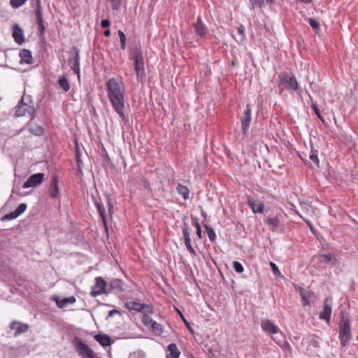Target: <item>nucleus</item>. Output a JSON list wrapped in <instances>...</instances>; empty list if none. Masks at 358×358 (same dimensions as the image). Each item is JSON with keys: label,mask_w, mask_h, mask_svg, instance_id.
I'll use <instances>...</instances> for the list:
<instances>
[{"label": "nucleus", "mask_w": 358, "mask_h": 358, "mask_svg": "<svg viewBox=\"0 0 358 358\" xmlns=\"http://www.w3.org/2000/svg\"><path fill=\"white\" fill-rule=\"evenodd\" d=\"M108 94L114 109L117 113H123L124 106V87L121 80L118 78H111L107 84Z\"/></svg>", "instance_id": "obj_1"}, {"label": "nucleus", "mask_w": 358, "mask_h": 358, "mask_svg": "<svg viewBox=\"0 0 358 358\" xmlns=\"http://www.w3.org/2000/svg\"><path fill=\"white\" fill-rule=\"evenodd\" d=\"M339 339L342 347L348 345L351 337L350 321L349 315L344 312L341 313V320L339 322Z\"/></svg>", "instance_id": "obj_2"}, {"label": "nucleus", "mask_w": 358, "mask_h": 358, "mask_svg": "<svg viewBox=\"0 0 358 358\" xmlns=\"http://www.w3.org/2000/svg\"><path fill=\"white\" fill-rule=\"evenodd\" d=\"M278 78L280 84L282 85L286 90L296 92L299 90V83L295 76H289L288 73L284 72L281 73Z\"/></svg>", "instance_id": "obj_3"}, {"label": "nucleus", "mask_w": 358, "mask_h": 358, "mask_svg": "<svg viewBox=\"0 0 358 358\" xmlns=\"http://www.w3.org/2000/svg\"><path fill=\"white\" fill-rule=\"evenodd\" d=\"M73 343L76 351L83 358H92L94 357L92 350L80 339L75 338Z\"/></svg>", "instance_id": "obj_4"}, {"label": "nucleus", "mask_w": 358, "mask_h": 358, "mask_svg": "<svg viewBox=\"0 0 358 358\" xmlns=\"http://www.w3.org/2000/svg\"><path fill=\"white\" fill-rule=\"evenodd\" d=\"M252 106L250 103H247L246 108L243 112V116L241 117V130L243 133L245 135L247 134L251 120H252Z\"/></svg>", "instance_id": "obj_5"}, {"label": "nucleus", "mask_w": 358, "mask_h": 358, "mask_svg": "<svg viewBox=\"0 0 358 358\" xmlns=\"http://www.w3.org/2000/svg\"><path fill=\"white\" fill-rule=\"evenodd\" d=\"M107 293H109L108 283L101 277L96 278V284L92 287V295L96 296L101 294Z\"/></svg>", "instance_id": "obj_6"}, {"label": "nucleus", "mask_w": 358, "mask_h": 358, "mask_svg": "<svg viewBox=\"0 0 358 358\" xmlns=\"http://www.w3.org/2000/svg\"><path fill=\"white\" fill-rule=\"evenodd\" d=\"M192 27H194L195 34L200 39L205 38L208 34V29L203 22L200 15L197 16L196 21L192 24Z\"/></svg>", "instance_id": "obj_7"}, {"label": "nucleus", "mask_w": 358, "mask_h": 358, "mask_svg": "<svg viewBox=\"0 0 358 358\" xmlns=\"http://www.w3.org/2000/svg\"><path fill=\"white\" fill-rule=\"evenodd\" d=\"M35 113L36 110L34 106L24 103L22 99L17 106V109L15 110V116L20 117L29 114L31 116L32 120L35 117Z\"/></svg>", "instance_id": "obj_8"}, {"label": "nucleus", "mask_w": 358, "mask_h": 358, "mask_svg": "<svg viewBox=\"0 0 358 358\" xmlns=\"http://www.w3.org/2000/svg\"><path fill=\"white\" fill-rule=\"evenodd\" d=\"M136 76L140 81L145 77L144 62L142 52L136 48Z\"/></svg>", "instance_id": "obj_9"}, {"label": "nucleus", "mask_w": 358, "mask_h": 358, "mask_svg": "<svg viewBox=\"0 0 358 358\" xmlns=\"http://www.w3.org/2000/svg\"><path fill=\"white\" fill-rule=\"evenodd\" d=\"M45 175L42 173H38L31 175L27 180L24 182L22 187L24 189L29 187H36L41 184L44 180Z\"/></svg>", "instance_id": "obj_10"}, {"label": "nucleus", "mask_w": 358, "mask_h": 358, "mask_svg": "<svg viewBox=\"0 0 358 358\" xmlns=\"http://www.w3.org/2000/svg\"><path fill=\"white\" fill-rule=\"evenodd\" d=\"M10 328L15 330L14 336L17 337L19 335L27 332L29 330V325L19 321H13L10 324Z\"/></svg>", "instance_id": "obj_11"}, {"label": "nucleus", "mask_w": 358, "mask_h": 358, "mask_svg": "<svg viewBox=\"0 0 358 358\" xmlns=\"http://www.w3.org/2000/svg\"><path fill=\"white\" fill-rule=\"evenodd\" d=\"M136 313H139V317L145 313H153L154 308L152 304L144 303L136 299Z\"/></svg>", "instance_id": "obj_12"}, {"label": "nucleus", "mask_w": 358, "mask_h": 358, "mask_svg": "<svg viewBox=\"0 0 358 358\" xmlns=\"http://www.w3.org/2000/svg\"><path fill=\"white\" fill-rule=\"evenodd\" d=\"M247 203L252 208L254 213H262L264 209V203L261 201H256L253 197L248 196L247 198Z\"/></svg>", "instance_id": "obj_13"}, {"label": "nucleus", "mask_w": 358, "mask_h": 358, "mask_svg": "<svg viewBox=\"0 0 358 358\" xmlns=\"http://www.w3.org/2000/svg\"><path fill=\"white\" fill-rule=\"evenodd\" d=\"M52 300L55 301L59 308H64L69 304H73L76 302V298L74 296L66 297L60 299L59 296H52Z\"/></svg>", "instance_id": "obj_14"}, {"label": "nucleus", "mask_w": 358, "mask_h": 358, "mask_svg": "<svg viewBox=\"0 0 358 358\" xmlns=\"http://www.w3.org/2000/svg\"><path fill=\"white\" fill-rule=\"evenodd\" d=\"M261 327L262 329L269 334H277L280 329L270 320H262Z\"/></svg>", "instance_id": "obj_15"}, {"label": "nucleus", "mask_w": 358, "mask_h": 358, "mask_svg": "<svg viewBox=\"0 0 358 358\" xmlns=\"http://www.w3.org/2000/svg\"><path fill=\"white\" fill-rule=\"evenodd\" d=\"M69 64L71 69L79 76L80 73V62H79V54L78 51L76 50L73 57L69 59Z\"/></svg>", "instance_id": "obj_16"}, {"label": "nucleus", "mask_w": 358, "mask_h": 358, "mask_svg": "<svg viewBox=\"0 0 358 358\" xmlns=\"http://www.w3.org/2000/svg\"><path fill=\"white\" fill-rule=\"evenodd\" d=\"M13 36L18 44H22L24 41L23 30L17 24L13 26Z\"/></svg>", "instance_id": "obj_17"}, {"label": "nucleus", "mask_w": 358, "mask_h": 358, "mask_svg": "<svg viewBox=\"0 0 358 358\" xmlns=\"http://www.w3.org/2000/svg\"><path fill=\"white\" fill-rule=\"evenodd\" d=\"M331 306L327 303V299L325 301L324 304V308L322 311L320 313V319L324 320L326 322H329L331 320Z\"/></svg>", "instance_id": "obj_18"}, {"label": "nucleus", "mask_w": 358, "mask_h": 358, "mask_svg": "<svg viewBox=\"0 0 358 358\" xmlns=\"http://www.w3.org/2000/svg\"><path fill=\"white\" fill-rule=\"evenodd\" d=\"M50 195L52 198H57L59 195L58 180L55 175L52 176L50 185Z\"/></svg>", "instance_id": "obj_19"}, {"label": "nucleus", "mask_w": 358, "mask_h": 358, "mask_svg": "<svg viewBox=\"0 0 358 358\" xmlns=\"http://www.w3.org/2000/svg\"><path fill=\"white\" fill-rule=\"evenodd\" d=\"M36 16L37 24L39 27V34L41 36L44 34L45 27H44L43 22L42 11H41V6L39 4L37 5V8L36 10Z\"/></svg>", "instance_id": "obj_20"}, {"label": "nucleus", "mask_w": 358, "mask_h": 358, "mask_svg": "<svg viewBox=\"0 0 358 358\" xmlns=\"http://www.w3.org/2000/svg\"><path fill=\"white\" fill-rule=\"evenodd\" d=\"M166 358H179L180 352L178 349L176 343H171L167 346Z\"/></svg>", "instance_id": "obj_21"}, {"label": "nucleus", "mask_w": 358, "mask_h": 358, "mask_svg": "<svg viewBox=\"0 0 358 358\" xmlns=\"http://www.w3.org/2000/svg\"><path fill=\"white\" fill-rule=\"evenodd\" d=\"M20 57L21 64H31L33 62L31 52L29 50H22L20 52Z\"/></svg>", "instance_id": "obj_22"}, {"label": "nucleus", "mask_w": 358, "mask_h": 358, "mask_svg": "<svg viewBox=\"0 0 358 358\" xmlns=\"http://www.w3.org/2000/svg\"><path fill=\"white\" fill-rule=\"evenodd\" d=\"M109 287V292L113 290L120 291L122 290V282L120 279H113L108 284Z\"/></svg>", "instance_id": "obj_23"}, {"label": "nucleus", "mask_w": 358, "mask_h": 358, "mask_svg": "<svg viewBox=\"0 0 358 358\" xmlns=\"http://www.w3.org/2000/svg\"><path fill=\"white\" fill-rule=\"evenodd\" d=\"M95 339L103 347L109 346L110 345V338L106 334H97L95 336Z\"/></svg>", "instance_id": "obj_24"}, {"label": "nucleus", "mask_w": 358, "mask_h": 358, "mask_svg": "<svg viewBox=\"0 0 358 358\" xmlns=\"http://www.w3.org/2000/svg\"><path fill=\"white\" fill-rule=\"evenodd\" d=\"M148 328L157 335H160L161 334L163 333V329L162 325L154 320L150 324V327H148Z\"/></svg>", "instance_id": "obj_25"}, {"label": "nucleus", "mask_w": 358, "mask_h": 358, "mask_svg": "<svg viewBox=\"0 0 358 358\" xmlns=\"http://www.w3.org/2000/svg\"><path fill=\"white\" fill-rule=\"evenodd\" d=\"M29 130L34 135L40 136L43 133V129L41 126L34 125L32 122H29Z\"/></svg>", "instance_id": "obj_26"}, {"label": "nucleus", "mask_w": 358, "mask_h": 358, "mask_svg": "<svg viewBox=\"0 0 358 358\" xmlns=\"http://www.w3.org/2000/svg\"><path fill=\"white\" fill-rule=\"evenodd\" d=\"M192 224L196 228V235L199 238H202V230L201 225L199 222V219L196 217L191 216Z\"/></svg>", "instance_id": "obj_27"}, {"label": "nucleus", "mask_w": 358, "mask_h": 358, "mask_svg": "<svg viewBox=\"0 0 358 358\" xmlns=\"http://www.w3.org/2000/svg\"><path fill=\"white\" fill-rule=\"evenodd\" d=\"M178 192L182 196L184 200H187L189 196V189L182 185L178 184L177 187Z\"/></svg>", "instance_id": "obj_28"}, {"label": "nucleus", "mask_w": 358, "mask_h": 358, "mask_svg": "<svg viewBox=\"0 0 358 358\" xmlns=\"http://www.w3.org/2000/svg\"><path fill=\"white\" fill-rule=\"evenodd\" d=\"M204 228L206 230V232L208 234V238L211 242H214L216 238V234L215 232L212 227H210L208 224H205L203 225Z\"/></svg>", "instance_id": "obj_29"}, {"label": "nucleus", "mask_w": 358, "mask_h": 358, "mask_svg": "<svg viewBox=\"0 0 358 358\" xmlns=\"http://www.w3.org/2000/svg\"><path fill=\"white\" fill-rule=\"evenodd\" d=\"M265 222L272 227H278L280 224V219L278 215H275L273 217H268L265 220Z\"/></svg>", "instance_id": "obj_30"}, {"label": "nucleus", "mask_w": 358, "mask_h": 358, "mask_svg": "<svg viewBox=\"0 0 358 358\" xmlns=\"http://www.w3.org/2000/svg\"><path fill=\"white\" fill-rule=\"evenodd\" d=\"M300 295L301 296L302 301H303V305L304 306H309L310 305V293H308V294L304 292L303 289H301L300 291Z\"/></svg>", "instance_id": "obj_31"}, {"label": "nucleus", "mask_w": 358, "mask_h": 358, "mask_svg": "<svg viewBox=\"0 0 358 358\" xmlns=\"http://www.w3.org/2000/svg\"><path fill=\"white\" fill-rule=\"evenodd\" d=\"M96 209L98 210V213H99L100 217L102 219V221H103L104 225L106 226V218L104 208L99 202H96Z\"/></svg>", "instance_id": "obj_32"}, {"label": "nucleus", "mask_w": 358, "mask_h": 358, "mask_svg": "<svg viewBox=\"0 0 358 358\" xmlns=\"http://www.w3.org/2000/svg\"><path fill=\"white\" fill-rule=\"evenodd\" d=\"M184 243H185V246L187 247V250L189 251V252L192 255L196 256V251L191 245L190 236L184 237Z\"/></svg>", "instance_id": "obj_33"}, {"label": "nucleus", "mask_w": 358, "mask_h": 358, "mask_svg": "<svg viewBox=\"0 0 358 358\" xmlns=\"http://www.w3.org/2000/svg\"><path fill=\"white\" fill-rule=\"evenodd\" d=\"M307 20L310 27L315 30V31L317 34H318L320 31L319 22L314 18H308Z\"/></svg>", "instance_id": "obj_34"}, {"label": "nucleus", "mask_w": 358, "mask_h": 358, "mask_svg": "<svg viewBox=\"0 0 358 358\" xmlns=\"http://www.w3.org/2000/svg\"><path fill=\"white\" fill-rule=\"evenodd\" d=\"M152 313H145V315H142L141 317V321L143 323V324L148 328L150 327V324L152 322V320L150 317V315Z\"/></svg>", "instance_id": "obj_35"}, {"label": "nucleus", "mask_w": 358, "mask_h": 358, "mask_svg": "<svg viewBox=\"0 0 358 358\" xmlns=\"http://www.w3.org/2000/svg\"><path fill=\"white\" fill-rule=\"evenodd\" d=\"M59 84L61 88L65 92H67L70 88L68 80L64 76L59 78Z\"/></svg>", "instance_id": "obj_36"}, {"label": "nucleus", "mask_w": 358, "mask_h": 358, "mask_svg": "<svg viewBox=\"0 0 358 358\" xmlns=\"http://www.w3.org/2000/svg\"><path fill=\"white\" fill-rule=\"evenodd\" d=\"M319 260L321 263L328 264L332 260L331 254H323L320 255Z\"/></svg>", "instance_id": "obj_37"}, {"label": "nucleus", "mask_w": 358, "mask_h": 358, "mask_svg": "<svg viewBox=\"0 0 358 358\" xmlns=\"http://www.w3.org/2000/svg\"><path fill=\"white\" fill-rule=\"evenodd\" d=\"M19 217L15 211H13L10 213H7L1 217V221L12 220Z\"/></svg>", "instance_id": "obj_38"}, {"label": "nucleus", "mask_w": 358, "mask_h": 358, "mask_svg": "<svg viewBox=\"0 0 358 358\" xmlns=\"http://www.w3.org/2000/svg\"><path fill=\"white\" fill-rule=\"evenodd\" d=\"M27 0H10V6L14 8L22 6Z\"/></svg>", "instance_id": "obj_39"}, {"label": "nucleus", "mask_w": 358, "mask_h": 358, "mask_svg": "<svg viewBox=\"0 0 358 358\" xmlns=\"http://www.w3.org/2000/svg\"><path fill=\"white\" fill-rule=\"evenodd\" d=\"M310 159L316 164L317 167H319L320 160L317 157V151L315 150L313 152L311 151V153L310 155Z\"/></svg>", "instance_id": "obj_40"}, {"label": "nucleus", "mask_w": 358, "mask_h": 358, "mask_svg": "<svg viewBox=\"0 0 358 358\" xmlns=\"http://www.w3.org/2000/svg\"><path fill=\"white\" fill-rule=\"evenodd\" d=\"M233 268L238 273H242L244 270L243 265L238 261L233 262Z\"/></svg>", "instance_id": "obj_41"}, {"label": "nucleus", "mask_w": 358, "mask_h": 358, "mask_svg": "<svg viewBox=\"0 0 358 358\" xmlns=\"http://www.w3.org/2000/svg\"><path fill=\"white\" fill-rule=\"evenodd\" d=\"M118 34H119L120 39L121 48L122 49H124L126 47V36L124 35L123 31L121 30L118 31Z\"/></svg>", "instance_id": "obj_42"}, {"label": "nucleus", "mask_w": 358, "mask_h": 358, "mask_svg": "<svg viewBox=\"0 0 358 358\" xmlns=\"http://www.w3.org/2000/svg\"><path fill=\"white\" fill-rule=\"evenodd\" d=\"M27 209V204L26 203H20L17 209L15 210L16 213H17V215L20 216L21 214H22Z\"/></svg>", "instance_id": "obj_43"}, {"label": "nucleus", "mask_w": 358, "mask_h": 358, "mask_svg": "<svg viewBox=\"0 0 358 358\" xmlns=\"http://www.w3.org/2000/svg\"><path fill=\"white\" fill-rule=\"evenodd\" d=\"M189 229V226H188L187 223L185 222H183L182 225V231L183 237L190 236Z\"/></svg>", "instance_id": "obj_44"}, {"label": "nucleus", "mask_w": 358, "mask_h": 358, "mask_svg": "<svg viewBox=\"0 0 358 358\" xmlns=\"http://www.w3.org/2000/svg\"><path fill=\"white\" fill-rule=\"evenodd\" d=\"M141 185L143 187L145 190H146L148 193H150L151 188L150 186V183L148 182L146 179L142 178L141 180Z\"/></svg>", "instance_id": "obj_45"}, {"label": "nucleus", "mask_w": 358, "mask_h": 358, "mask_svg": "<svg viewBox=\"0 0 358 358\" xmlns=\"http://www.w3.org/2000/svg\"><path fill=\"white\" fill-rule=\"evenodd\" d=\"M312 108L313 109L315 115L317 116V117L322 122H324V120L323 118V117L322 116V115L320 114V110L318 109V108L317 107L316 104L315 103H313L312 105Z\"/></svg>", "instance_id": "obj_46"}, {"label": "nucleus", "mask_w": 358, "mask_h": 358, "mask_svg": "<svg viewBox=\"0 0 358 358\" xmlns=\"http://www.w3.org/2000/svg\"><path fill=\"white\" fill-rule=\"evenodd\" d=\"M310 343L314 348L320 347L319 342L317 341V336L315 335H312L310 336Z\"/></svg>", "instance_id": "obj_47"}, {"label": "nucleus", "mask_w": 358, "mask_h": 358, "mask_svg": "<svg viewBox=\"0 0 358 358\" xmlns=\"http://www.w3.org/2000/svg\"><path fill=\"white\" fill-rule=\"evenodd\" d=\"M270 266L271 267L272 271L273 272L274 275H280V271L278 269V267L276 266L275 264H274L273 262H270Z\"/></svg>", "instance_id": "obj_48"}, {"label": "nucleus", "mask_w": 358, "mask_h": 358, "mask_svg": "<svg viewBox=\"0 0 358 358\" xmlns=\"http://www.w3.org/2000/svg\"><path fill=\"white\" fill-rule=\"evenodd\" d=\"M252 2V6L254 7L255 5H258L259 8H262L265 6V1L264 0H250Z\"/></svg>", "instance_id": "obj_49"}, {"label": "nucleus", "mask_w": 358, "mask_h": 358, "mask_svg": "<svg viewBox=\"0 0 358 358\" xmlns=\"http://www.w3.org/2000/svg\"><path fill=\"white\" fill-rule=\"evenodd\" d=\"M110 24V20H107V19H105V20H103L101 22V25L103 28H106V27H108Z\"/></svg>", "instance_id": "obj_50"}, {"label": "nucleus", "mask_w": 358, "mask_h": 358, "mask_svg": "<svg viewBox=\"0 0 358 358\" xmlns=\"http://www.w3.org/2000/svg\"><path fill=\"white\" fill-rule=\"evenodd\" d=\"M178 312H179L180 315V317H181V318H182V321H183L184 324H185V326H186V327H187V328H188V329L192 331V329H190V324H189V323L186 320V319H185V317L182 315V314L180 311H178Z\"/></svg>", "instance_id": "obj_51"}, {"label": "nucleus", "mask_w": 358, "mask_h": 358, "mask_svg": "<svg viewBox=\"0 0 358 358\" xmlns=\"http://www.w3.org/2000/svg\"><path fill=\"white\" fill-rule=\"evenodd\" d=\"M137 357L138 358H145L146 355L145 353L143 352L142 350H139L137 352Z\"/></svg>", "instance_id": "obj_52"}, {"label": "nucleus", "mask_w": 358, "mask_h": 358, "mask_svg": "<svg viewBox=\"0 0 358 358\" xmlns=\"http://www.w3.org/2000/svg\"><path fill=\"white\" fill-rule=\"evenodd\" d=\"M244 31H245V28L243 25H241L240 27H238V33L240 34V35H243L244 34Z\"/></svg>", "instance_id": "obj_53"}, {"label": "nucleus", "mask_w": 358, "mask_h": 358, "mask_svg": "<svg viewBox=\"0 0 358 358\" xmlns=\"http://www.w3.org/2000/svg\"><path fill=\"white\" fill-rule=\"evenodd\" d=\"M108 213L109 215H110L112 214V212H113V206L110 204V203H108Z\"/></svg>", "instance_id": "obj_54"}, {"label": "nucleus", "mask_w": 358, "mask_h": 358, "mask_svg": "<svg viewBox=\"0 0 358 358\" xmlns=\"http://www.w3.org/2000/svg\"><path fill=\"white\" fill-rule=\"evenodd\" d=\"M127 306H128V308H129V309H132V310H134V302H133V303H129L127 304Z\"/></svg>", "instance_id": "obj_55"}, {"label": "nucleus", "mask_w": 358, "mask_h": 358, "mask_svg": "<svg viewBox=\"0 0 358 358\" xmlns=\"http://www.w3.org/2000/svg\"><path fill=\"white\" fill-rule=\"evenodd\" d=\"M110 30H108H108H106V31H104V35H105L106 36H110Z\"/></svg>", "instance_id": "obj_56"}, {"label": "nucleus", "mask_w": 358, "mask_h": 358, "mask_svg": "<svg viewBox=\"0 0 358 358\" xmlns=\"http://www.w3.org/2000/svg\"><path fill=\"white\" fill-rule=\"evenodd\" d=\"M268 4H272L275 2V0H264Z\"/></svg>", "instance_id": "obj_57"}, {"label": "nucleus", "mask_w": 358, "mask_h": 358, "mask_svg": "<svg viewBox=\"0 0 358 358\" xmlns=\"http://www.w3.org/2000/svg\"><path fill=\"white\" fill-rule=\"evenodd\" d=\"M114 313H118V311H117V310H110V311L109 312L108 316H111L113 314H114Z\"/></svg>", "instance_id": "obj_58"}, {"label": "nucleus", "mask_w": 358, "mask_h": 358, "mask_svg": "<svg viewBox=\"0 0 358 358\" xmlns=\"http://www.w3.org/2000/svg\"><path fill=\"white\" fill-rule=\"evenodd\" d=\"M231 65H232V66H236V61H235V60H232V61H231Z\"/></svg>", "instance_id": "obj_59"}, {"label": "nucleus", "mask_w": 358, "mask_h": 358, "mask_svg": "<svg viewBox=\"0 0 358 358\" xmlns=\"http://www.w3.org/2000/svg\"><path fill=\"white\" fill-rule=\"evenodd\" d=\"M92 358H94V356L93 357H92Z\"/></svg>", "instance_id": "obj_60"}, {"label": "nucleus", "mask_w": 358, "mask_h": 358, "mask_svg": "<svg viewBox=\"0 0 358 358\" xmlns=\"http://www.w3.org/2000/svg\"><path fill=\"white\" fill-rule=\"evenodd\" d=\"M192 358H195V357H192Z\"/></svg>", "instance_id": "obj_61"}, {"label": "nucleus", "mask_w": 358, "mask_h": 358, "mask_svg": "<svg viewBox=\"0 0 358 358\" xmlns=\"http://www.w3.org/2000/svg\"><path fill=\"white\" fill-rule=\"evenodd\" d=\"M357 340H358V336H357Z\"/></svg>", "instance_id": "obj_62"}]
</instances>
